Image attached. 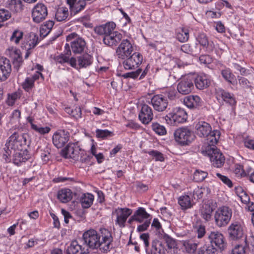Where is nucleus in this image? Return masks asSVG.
Listing matches in <instances>:
<instances>
[{"label": "nucleus", "mask_w": 254, "mask_h": 254, "mask_svg": "<svg viewBox=\"0 0 254 254\" xmlns=\"http://www.w3.org/2000/svg\"><path fill=\"white\" fill-rule=\"evenodd\" d=\"M62 155L66 159L71 158L81 162H87L90 160V157L86 155L85 151L73 143H68L62 150Z\"/></svg>", "instance_id": "f257e3e1"}, {"label": "nucleus", "mask_w": 254, "mask_h": 254, "mask_svg": "<svg viewBox=\"0 0 254 254\" xmlns=\"http://www.w3.org/2000/svg\"><path fill=\"white\" fill-rule=\"evenodd\" d=\"M28 137V135L27 134L14 132L9 137L5 145L8 150L10 149L21 151L25 149Z\"/></svg>", "instance_id": "f03ea898"}, {"label": "nucleus", "mask_w": 254, "mask_h": 254, "mask_svg": "<svg viewBox=\"0 0 254 254\" xmlns=\"http://www.w3.org/2000/svg\"><path fill=\"white\" fill-rule=\"evenodd\" d=\"M232 216V210L228 206H222L215 211L214 214L215 223L218 227H224L229 223Z\"/></svg>", "instance_id": "7ed1b4c3"}, {"label": "nucleus", "mask_w": 254, "mask_h": 254, "mask_svg": "<svg viewBox=\"0 0 254 254\" xmlns=\"http://www.w3.org/2000/svg\"><path fill=\"white\" fill-rule=\"evenodd\" d=\"M204 156L209 157L212 165L217 168L221 167L225 161V158L222 153L216 147L206 146L201 151Z\"/></svg>", "instance_id": "20e7f679"}, {"label": "nucleus", "mask_w": 254, "mask_h": 254, "mask_svg": "<svg viewBox=\"0 0 254 254\" xmlns=\"http://www.w3.org/2000/svg\"><path fill=\"white\" fill-rule=\"evenodd\" d=\"M98 236L101 252L107 253L112 248L113 238L111 232L107 229L101 228L98 233Z\"/></svg>", "instance_id": "39448f33"}, {"label": "nucleus", "mask_w": 254, "mask_h": 254, "mask_svg": "<svg viewBox=\"0 0 254 254\" xmlns=\"http://www.w3.org/2000/svg\"><path fill=\"white\" fill-rule=\"evenodd\" d=\"M188 115L186 111L180 108L174 109L165 117L168 124L172 126H176L179 124L185 122Z\"/></svg>", "instance_id": "423d86ee"}, {"label": "nucleus", "mask_w": 254, "mask_h": 254, "mask_svg": "<svg viewBox=\"0 0 254 254\" xmlns=\"http://www.w3.org/2000/svg\"><path fill=\"white\" fill-rule=\"evenodd\" d=\"M66 41L70 42L71 50L75 54H80L86 46L85 40L75 33H72L66 37Z\"/></svg>", "instance_id": "0eeeda50"}, {"label": "nucleus", "mask_w": 254, "mask_h": 254, "mask_svg": "<svg viewBox=\"0 0 254 254\" xmlns=\"http://www.w3.org/2000/svg\"><path fill=\"white\" fill-rule=\"evenodd\" d=\"M174 134L176 141L182 145H188L193 139L192 131L187 127L177 129Z\"/></svg>", "instance_id": "6e6552de"}, {"label": "nucleus", "mask_w": 254, "mask_h": 254, "mask_svg": "<svg viewBox=\"0 0 254 254\" xmlns=\"http://www.w3.org/2000/svg\"><path fill=\"white\" fill-rule=\"evenodd\" d=\"M177 89L182 95L190 94L194 89V78L190 76L182 77L178 82Z\"/></svg>", "instance_id": "1a4fd4ad"}, {"label": "nucleus", "mask_w": 254, "mask_h": 254, "mask_svg": "<svg viewBox=\"0 0 254 254\" xmlns=\"http://www.w3.org/2000/svg\"><path fill=\"white\" fill-rule=\"evenodd\" d=\"M99 239L98 233L93 229L85 232L83 235L84 242L88 247L93 249L99 248L100 251Z\"/></svg>", "instance_id": "9d476101"}, {"label": "nucleus", "mask_w": 254, "mask_h": 254, "mask_svg": "<svg viewBox=\"0 0 254 254\" xmlns=\"http://www.w3.org/2000/svg\"><path fill=\"white\" fill-rule=\"evenodd\" d=\"M48 15L47 6L43 3H37L32 10V17L35 23H40L44 20Z\"/></svg>", "instance_id": "9b49d317"}, {"label": "nucleus", "mask_w": 254, "mask_h": 254, "mask_svg": "<svg viewBox=\"0 0 254 254\" xmlns=\"http://www.w3.org/2000/svg\"><path fill=\"white\" fill-rule=\"evenodd\" d=\"M133 48L131 42L127 39H123L116 49V54L118 58L125 60L132 53Z\"/></svg>", "instance_id": "f8f14e48"}, {"label": "nucleus", "mask_w": 254, "mask_h": 254, "mask_svg": "<svg viewBox=\"0 0 254 254\" xmlns=\"http://www.w3.org/2000/svg\"><path fill=\"white\" fill-rule=\"evenodd\" d=\"M142 56L139 53L135 52L125 59L123 64L126 69H133L138 67L142 63Z\"/></svg>", "instance_id": "ddd939ff"}, {"label": "nucleus", "mask_w": 254, "mask_h": 254, "mask_svg": "<svg viewBox=\"0 0 254 254\" xmlns=\"http://www.w3.org/2000/svg\"><path fill=\"white\" fill-rule=\"evenodd\" d=\"M227 233L229 238L233 241L238 240L244 237L243 227L238 222L232 223L228 228Z\"/></svg>", "instance_id": "4468645a"}, {"label": "nucleus", "mask_w": 254, "mask_h": 254, "mask_svg": "<svg viewBox=\"0 0 254 254\" xmlns=\"http://www.w3.org/2000/svg\"><path fill=\"white\" fill-rule=\"evenodd\" d=\"M210 246H215L220 251H224L227 247V243L222 234L218 231L211 232L208 235Z\"/></svg>", "instance_id": "2eb2a0df"}, {"label": "nucleus", "mask_w": 254, "mask_h": 254, "mask_svg": "<svg viewBox=\"0 0 254 254\" xmlns=\"http://www.w3.org/2000/svg\"><path fill=\"white\" fill-rule=\"evenodd\" d=\"M70 134L65 130H60L56 132L53 136L54 145L58 148L63 147L69 139Z\"/></svg>", "instance_id": "dca6fc26"}, {"label": "nucleus", "mask_w": 254, "mask_h": 254, "mask_svg": "<svg viewBox=\"0 0 254 254\" xmlns=\"http://www.w3.org/2000/svg\"><path fill=\"white\" fill-rule=\"evenodd\" d=\"M151 103L154 110L158 112L165 111L168 105L167 97L161 94L154 95L151 98Z\"/></svg>", "instance_id": "f3484780"}, {"label": "nucleus", "mask_w": 254, "mask_h": 254, "mask_svg": "<svg viewBox=\"0 0 254 254\" xmlns=\"http://www.w3.org/2000/svg\"><path fill=\"white\" fill-rule=\"evenodd\" d=\"M11 72V65L8 59L0 57V82L5 81Z\"/></svg>", "instance_id": "a211bd4d"}, {"label": "nucleus", "mask_w": 254, "mask_h": 254, "mask_svg": "<svg viewBox=\"0 0 254 254\" xmlns=\"http://www.w3.org/2000/svg\"><path fill=\"white\" fill-rule=\"evenodd\" d=\"M66 4L68 6L71 15H76L84 10L86 2L85 0H65Z\"/></svg>", "instance_id": "6ab92c4d"}, {"label": "nucleus", "mask_w": 254, "mask_h": 254, "mask_svg": "<svg viewBox=\"0 0 254 254\" xmlns=\"http://www.w3.org/2000/svg\"><path fill=\"white\" fill-rule=\"evenodd\" d=\"M117 215L116 223L121 227H125L127 218L132 213V210L127 208H118L115 210Z\"/></svg>", "instance_id": "aec40b11"}, {"label": "nucleus", "mask_w": 254, "mask_h": 254, "mask_svg": "<svg viewBox=\"0 0 254 254\" xmlns=\"http://www.w3.org/2000/svg\"><path fill=\"white\" fill-rule=\"evenodd\" d=\"M153 117L151 108L146 104H143L139 112L138 117L140 121L144 124H149Z\"/></svg>", "instance_id": "412c9836"}, {"label": "nucleus", "mask_w": 254, "mask_h": 254, "mask_svg": "<svg viewBox=\"0 0 254 254\" xmlns=\"http://www.w3.org/2000/svg\"><path fill=\"white\" fill-rule=\"evenodd\" d=\"M71 55V51H66L64 54H61L58 56L55 57L54 61L56 64H63L64 63H69L71 66L76 68L77 60L75 58L72 57L69 58Z\"/></svg>", "instance_id": "4be33fe9"}, {"label": "nucleus", "mask_w": 254, "mask_h": 254, "mask_svg": "<svg viewBox=\"0 0 254 254\" xmlns=\"http://www.w3.org/2000/svg\"><path fill=\"white\" fill-rule=\"evenodd\" d=\"M123 35L118 31H114L104 37L103 41L104 43L110 47H116L119 43L122 41Z\"/></svg>", "instance_id": "5701e85b"}, {"label": "nucleus", "mask_w": 254, "mask_h": 254, "mask_svg": "<svg viewBox=\"0 0 254 254\" xmlns=\"http://www.w3.org/2000/svg\"><path fill=\"white\" fill-rule=\"evenodd\" d=\"M196 134L200 137H205L212 130L210 125L204 121H199L195 125Z\"/></svg>", "instance_id": "b1692460"}, {"label": "nucleus", "mask_w": 254, "mask_h": 254, "mask_svg": "<svg viewBox=\"0 0 254 254\" xmlns=\"http://www.w3.org/2000/svg\"><path fill=\"white\" fill-rule=\"evenodd\" d=\"M211 80L210 77L205 74H200L194 79V83L198 89L202 90L209 86Z\"/></svg>", "instance_id": "393cba45"}, {"label": "nucleus", "mask_w": 254, "mask_h": 254, "mask_svg": "<svg viewBox=\"0 0 254 254\" xmlns=\"http://www.w3.org/2000/svg\"><path fill=\"white\" fill-rule=\"evenodd\" d=\"M41 77L44 79V76L42 74L39 72H36L34 74L26 78L25 81L22 83V86L26 91H29L34 86V82Z\"/></svg>", "instance_id": "a878e982"}, {"label": "nucleus", "mask_w": 254, "mask_h": 254, "mask_svg": "<svg viewBox=\"0 0 254 254\" xmlns=\"http://www.w3.org/2000/svg\"><path fill=\"white\" fill-rule=\"evenodd\" d=\"M184 104L190 109H197L201 106L200 98L197 95H190L184 99Z\"/></svg>", "instance_id": "bb28decb"}, {"label": "nucleus", "mask_w": 254, "mask_h": 254, "mask_svg": "<svg viewBox=\"0 0 254 254\" xmlns=\"http://www.w3.org/2000/svg\"><path fill=\"white\" fill-rule=\"evenodd\" d=\"M196 40L199 44L206 49L207 53L212 52L214 48V44L212 41H209L207 36L204 33H200L196 37Z\"/></svg>", "instance_id": "cd10ccee"}, {"label": "nucleus", "mask_w": 254, "mask_h": 254, "mask_svg": "<svg viewBox=\"0 0 254 254\" xmlns=\"http://www.w3.org/2000/svg\"><path fill=\"white\" fill-rule=\"evenodd\" d=\"M88 249L78 244L77 241H73L68 248L67 254H88Z\"/></svg>", "instance_id": "c85d7f7f"}, {"label": "nucleus", "mask_w": 254, "mask_h": 254, "mask_svg": "<svg viewBox=\"0 0 254 254\" xmlns=\"http://www.w3.org/2000/svg\"><path fill=\"white\" fill-rule=\"evenodd\" d=\"M198 243L194 242L191 240H186L182 242V246L184 251L188 254H196L198 247Z\"/></svg>", "instance_id": "c756f323"}, {"label": "nucleus", "mask_w": 254, "mask_h": 254, "mask_svg": "<svg viewBox=\"0 0 254 254\" xmlns=\"http://www.w3.org/2000/svg\"><path fill=\"white\" fill-rule=\"evenodd\" d=\"M218 94L221 97L224 102L229 104L232 107V110H233V106H234L236 104V101L234 94L228 92L224 90H220L218 92Z\"/></svg>", "instance_id": "7c9ffc66"}, {"label": "nucleus", "mask_w": 254, "mask_h": 254, "mask_svg": "<svg viewBox=\"0 0 254 254\" xmlns=\"http://www.w3.org/2000/svg\"><path fill=\"white\" fill-rule=\"evenodd\" d=\"M29 158V155L27 154L26 149L20 152L15 154L13 159V162L17 166H20L22 163L25 162Z\"/></svg>", "instance_id": "2f4dec72"}, {"label": "nucleus", "mask_w": 254, "mask_h": 254, "mask_svg": "<svg viewBox=\"0 0 254 254\" xmlns=\"http://www.w3.org/2000/svg\"><path fill=\"white\" fill-rule=\"evenodd\" d=\"M220 134V132L217 130H211V133L204 137L206 138L207 146L215 147V145L218 142Z\"/></svg>", "instance_id": "473e14b6"}, {"label": "nucleus", "mask_w": 254, "mask_h": 254, "mask_svg": "<svg viewBox=\"0 0 254 254\" xmlns=\"http://www.w3.org/2000/svg\"><path fill=\"white\" fill-rule=\"evenodd\" d=\"M212 203L207 202L204 203L201 210V216L205 221H208L210 220L212 213L213 211V208L211 206Z\"/></svg>", "instance_id": "72a5a7b5"}, {"label": "nucleus", "mask_w": 254, "mask_h": 254, "mask_svg": "<svg viewBox=\"0 0 254 254\" xmlns=\"http://www.w3.org/2000/svg\"><path fill=\"white\" fill-rule=\"evenodd\" d=\"M72 198V192L68 189H63L58 191V198L63 203L68 202Z\"/></svg>", "instance_id": "f704fd0d"}, {"label": "nucleus", "mask_w": 254, "mask_h": 254, "mask_svg": "<svg viewBox=\"0 0 254 254\" xmlns=\"http://www.w3.org/2000/svg\"><path fill=\"white\" fill-rule=\"evenodd\" d=\"M92 57L88 54H85L77 57L78 65L79 68L89 66L92 64Z\"/></svg>", "instance_id": "c9c22d12"}, {"label": "nucleus", "mask_w": 254, "mask_h": 254, "mask_svg": "<svg viewBox=\"0 0 254 254\" xmlns=\"http://www.w3.org/2000/svg\"><path fill=\"white\" fill-rule=\"evenodd\" d=\"M10 55L12 60L14 68L18 70L22 63V58L20 54V52L18 50H16L11 52Z\"/></svg>", "instance_id": "e433bc0d"}, {"label": "nucleus", "mask_w": 254, "mask_h": 254, "mask_svg": "<svg viewBox=\"0 0 254 254\" xmlns=\"http://www.w3.org/2000/svg\"><path fill=\"white\" fill-rule=\"evenodd\" d=\"M6 6L15 12L21 11L22 9V1L20 0H7Z\"/></svg>", "instance_id": "4c0bfd02"}, {"label": "nucleus", "mask_w": 254, "mask_h": 254, "mask_svg": "<svg viewBox=\"0 0 254 254\" xmlns=\"http://www.w3.org/2000/svg\"><path fill=\"white\" fill-rule=\"evenodd\" d=\"M94 195L91 193H87L82 195L80 202L82 207L88 208L91 206L94 200Z\"/></svg>", "instance_id": "58836bf2"}, {"label": "nucleus", "mask_w": 254, "mask_h": 254, "mask_svg": "<svg viewBox=\"0 0 254 254\" xmlns=\"http://www.w3.org/2000/svg\"><path fill=\"white\" fill-rule=\"evenodd\" d=\"M69 15V11L67 7L63 6L59 7L56 13L55 18L58 21L65 20Z\"/></svg>", "instance_id": "ea45409f"}, {"label": "nucleus", "mask_w": 254, "mask_h": 254, "mask_svg": "<svg viewBox=\"0 0 254 254\" xmlns=\"http://www.w3.org/2000/svg\"><path fill=\"white\" fill-rule=\"evenodd\" d=\"M178 203L182 209L186 210L191 208L193 204L190 200V198L188 195L180 196L178 199Z\"/></svg>", "instance_id": "a19ab883"}, {"label": "nucleus", "mask_w": 254, "mask_h": 254, "mask_svg": "<svg viewBox=\"0 0 254 254\" xmlns=\"http://www.w3.org/2000/svg\"><path fill=\"white\" fill-rule=\"evenodd\" d=\"M134 214L137 219L136 221L139 223L142 222L144 219H147L150 217V215L143 207L138 208Z\"/></svg>", "instance_id": "79ce46f5"}, {"label": "nucleus", "mask_w": 254, "mask_h": 254, "mask_svg": "<svg viewBox=\"0 0 254 254\" xmlns=\"http://www.w3.org/2000/svg\"><path fill=\"white\" fill-rule=\"evenodd\" d=\"M24 33L23 31L16 29L14 30L10 37V41L11 42L17 45L20 41L23 39Z\"/></svg>", "instance_id": "37998d69"}, {"label": "nucleus", "mask_w": 254, "mask_h": 254, "mask_svg": "<svg viewBox=\"0 0 254 254\" xmlns=\"http://www.w3.org/2000/svg\"><path fill=\"white\" fill-rule=\"evenodd\" d=\"M221 75L222 77L228 81L232 84L235 82V75L232 73L231 70L229 68H225L221 70Z\"/></svg>", "instance_id": "c03bdc74"}, {"label": "nucleus", "mask_w": 254, "mask_h": 254, "mask_svg": "<svg viewBox=\"0 0 254 254\" xmlns=\"http://www.w3.org/2000/svg\"><path fill=\"white\" fill-rule=\"evenodd\" d=\"M21 97V94L19 91H15L9 93L7 96L6 103L8 106H13L15 101Z\"/></svg>", "instance_id": "a18cd8bd"}, {"label": "nucleus", "mask_w": 254, "mask_h": 254, "mask_svg": "<svg viewBox=\"0 0 254 254\" xmlns=\"http://www.w3.org/2000/svg\"><path fill=\"white\" fill-rule=\"evenodd\" d=\"M197 254H217V250L213 246L203 247L198 249Z\"/></svg>", "instance_id": "49530a36"}, {"label": "nucleus", "mask_w": 254, "mask_h": 254, "mask_svg": "<svg viewBox=\"0 0 254 254\" xmlns=\"http://www.w3.org/2000/svg\"><path fill=\"white\" fill-rule=\"evenodd\" d=\"M176 38L181 42L187 41L189 38L188 30L185 28L182 29L177 33Z\"/></svg>", "instance_id": "de8ad7c7"}, {"label": "nucleus", "mask_w": 254, "mask_h": 254, "mask_svg": "<svg viewBox=\"0 0 254 254\" xmlns=\"http://www.w3.org/2000/svg\"><path fill=\"white\" fill-rule=\"evenodd\" d=\"M208 173L206 172L197 170L194 173L193 179L197 182L203 181L207 176Z\"/></svg>", "instance_id": "09e8293b"}, {"label": "nucleus", "mask_w": 254, "mask_h": 254, "mask_svg": "<svg viewBox=\"0 0 254 254\" xmlns=\"http://www.w3.org/2000/svg\"><path fill=\"white\" fill-rule=\"evenodd\" d=\"M152 129L158 134L163 135L166 133V130L165 127L157 123L152 124Z\"/></svg>", "instance_id": "8fccbe9b"}, {"label": "nucleus", "mask_w": 254, "mask_h": 254, "mask_svg": "<svg viewBox=\"0 0 254 254\" xmlns=\"http://www.w3.org/2000/svg\"><path fill=\"white\" fill-rule=\"evenodd\" d=\"M96 136L98 138L105 139L109 136H111L113 135V132L110 131L107 129H97L96 130Z\"/></svg>", "instance_id": "3c124183"}, {"label": "nucleus", "mask_w": 254, "mask_h": 254, "mask_svg": "<svg viewBox=\"0 0 254 254\" xmlns=\"http://www.w3.org/2000/svg\"><path fill=\"white\" fill-rule=\"evenodd\" d=\"M116 24L114 22H108L103 25L104 36L110 34L114 32Z\"/></svg>", "instance_id": "603ef678"}, {"label": "nucleus", "mask_w": 254, "mask_h": 254, "mask_svg": "<svg viewBox=\"0 0 254 254\" xmlns=\"http://www.w3.org/2000/svg\"><path fill=\"white\" fill-rule=\"evenodd\" d=\"M30 39L28 42V44H26L28 47L25 46V48L28 50L34 48L38 43V37L34 33H32L30 35Z\"/></svg>", "instance_id": "864d4df0"}, {"label": "nucleus", "mask_w": 254, "mask_h": 254, "mask_svg": "<svg viewBox=\"0 0 254 254\" xmlns=\"http://www.w3.org/2000/svg\"><path fill=\"white\" fill-rule=\"evenodd\" d=\"M234 173L238 177H244L247 175V173L244 170L243 166L240 164H237L235 166Z\"/></svg>", "instance_id": "5fc2aeb1"}, {"label": "nucleus", "mask_w": 254, "mask_h": 254, "mask_svg": "<svg viewBox=\"0 0 254 254\" xmlns=\"http://www.w3.org/2000/svg\"><path fill=\"white\" fill-rule=\"evenodd\" d=\"M205 190V189L204 188H196L193 190L192 192V197H193V198L196 200L201 198L203 195Z\"/></svg>", "instance_id": "6e6d98bb"}, {"label": "nucleus", "mask_w": 254, "mask_h": 254, "mask_svg": "<svg viewBox=\"0 0 254 254\" xmlns=\"http://www.w3.org/2000/svg\"><path fill=\"white\" fill-rule=\"evenodd\" d=\"M148 153L151 156H152L156 161H164V158L163 155L160 152L157 150H151L149 151Z\"/></svg>", "instance_id": "4d7b16f0"}, {"label": "nucleus", "mask_w": 254, "mask_h": 254, "mask_svg": "<svg viewBox=\"0 0 254 254\" xmlns=\"http://www.w3.org/2000/svg\"><path fill=\"white\" fill-rule=\"evenodd\" d=\"M32 129H33L35 131H36L41 134H44L46 133H48L50 131V128L49 127H38L35 124L32 125Z\"/></svg>", "instance_id": "13d9d810"}, {"label": "nucleus", "mask_w": 254, "mask_h": 254, "mask_svg": "<svg viewBox=\"0 0 254 254\" xmlns=\"http://www.w3.org/2000/svg\"><path fill=\"white\" fill-rule=\"evenodd\" d=\"M163 239L165 241L169 249H173L176 247V243L175 240L169 236L167 235H164Z\"/></svg>", "instance_id": "bf43d9fd"}, {"label": "nucleus", "mask_w": 254, "mask_h": 254, "mask_svg": "<svg viewBox=\"0 0 254 254\" xmlns=\"http://www.w3.org/2000/svg\"><path fill=\"white\" fill-rule=\"evenodd\" d=\"M141 71L142 69L141 68H138L135 71L124 73L123 74L122 76L125 78H131L133 79H135L139 76Z\"/></svg>", "instance_id": "052dcab7"}, {"label": "nucleus", "mask_w": 254, "mask_h": 254, "mask_svg": "<svg viewBox=\"0 0 254 254\" xmlns=\"http://www.w3.org/2000/svg\"><path fill=\"white\" fill-rule=\"evenodd\" d=\"M75 110H77L78 112L76 114H74V111H73V110H71L69 107H66L65 108V111L67 113L71 115L76 119L80 118L82 114L81 109L80 108L76 107L75 108Z\"/></svg>", "instance_id": "680f3d73"}, {"label": "nucleus", "mask_w": 254, "mask_h": 254, "mask_svg": "<svg viewBox=\"0 0 254 254\" xmlns=\"http://www.w3.org/2000/svg\"><path fill=\"white\" fill-rule=\"evenodd\" d=\"M11 17L10 13L5 9H0V22L7 20Z\"/></svg>", "instance_id": "e2e57ef3"}, {"label": "nucleus", "mask_w": 254, "mask_h": 254, "mask_svg": "<svg viewBox=\"0 0 254 254\" xmlns=\"http://www.w3.org/2000/svg\"><path fill=\"white\" fill-rule=\"evenodd\" d=\"M237 79L239 81V83L244 88H252V86L249 85V81L246 78L238 76Z\"/></svg>", "instance_id": "0e129e2a"}, {"label": "nucleus", "mask_w": 254, "mask_h": 254, "mask_svg": "<svg viewBox=\"0 0 254 254\" xmlns=\"http://www.w3.org/2000/svg\"><path fill=\"white\" fill-rule=\"evenodd\" d=\"M216 176L223 182V183L227 185L229 188L232 187V182L227 177L223 176L220 173H217Z\"/></svg>", "instance_id": "69168bd1"}, {"label": "nucleus", "mask_w": 254, "mask_h": 254, "mask_svg": "<svg viewBox=\"0 0 254 254\" xmlns=\"http://www.w3.org/2000/svg\"><path fill=\"white\" fill-rule=\"evenodd\" d=\"M50 148L48 147L47 145H46L45 147L43 149V152L41 153V157L43 161L46 163L49 160V155H50Z\"/></svg>", "instance_id": "338daca9"}, {"label": "nucleus", "mask_w": 254, "mask_h": 254, "mask_svg": "<svg viewBox=\"0 0 254 254\" xmlns=\"http://www.w3.org/2000/svg\"><path fill=\"white\" fill-rule=\"evenodd\" d=\"M245 250L242 245H237L232 250L230 254H245Z\"/></svg>", "instance_id": "774afa93"}]
</instances>
